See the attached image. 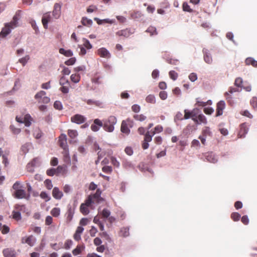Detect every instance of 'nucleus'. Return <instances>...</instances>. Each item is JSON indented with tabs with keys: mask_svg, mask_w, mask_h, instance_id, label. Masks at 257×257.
Returning a JSON list of instances; mask_svg holds the SVG:
<instances>
[{
	"mask_svg": "<svg viewBox=\"0 0 257 257\" xmlns=\"http://www.w3.org/2000/svg\"><path fill=\"white\" fill-rule=\"evenodd\" d=\"M16 120L18 122L24 123L26 126H29L31 124L33 118L29 114H27L24 118L17 116Z\"/></svg>",
	"mask_w": 257,
	"mask_h": 257,
	"instance_id": "obj_6",
	"label": "nucleus"
},
{
	"mask_svg": "<svg viewBox=\"0 0 257 257\" xmlns=\"http://www.w3.org/2000/svg\"><path fill=\"white\" fill-rule=\"evenodd\" d=\"M45 91L41 90L38 92L35 96V98L38 100H40L46 95Z\"/></svg>",
	"mask_w": 257,
	"mask_h": 257,
	"instance_id": "obj_39",
	"label": "nucleus"
},
{
	"mask_svg": "<svg viewBox=\"0 0 257 257\" xmlns=\"http://www.w3.org/2000/svg\"><path fill=\"white\" fill-rule=\"evenodd\" d=\"M204 60L208 64H211L212 62V59L210 53L207 50H203Z\"/></svg>",
	"mask_w": 257,
	"mask_h": 257,
	"instance_id": "obj_25",
	"label": "nucleus"
},
{
	"mask_svg": "<svg viewBox=\"0 0 257 257\" xmlns=\"http://www.w3.org/2000/svg\"><path fill=\"white\" fill-rule=\"evenodd\" d=\"M34 136L36 139L40 138L42 137L41 131L39 129L36 130L34 133Z\"/></svg>",
	"mask_w": 257,
	"mask_h": 257,
	"instance_id": "obj_64",
	"label": "nucleus"
},
{
	"mask_svg": "<svg viewBox=\"0 0 257 257\" xmlns=\"http://www.w3.org/2000/svg\"><path fill=\"white\" fill-rule=\"evenodd\" d=\"M13 196L17 199H23L26 198L27 194L25 190L22 188L17 191H14Z\"/></svg>",
	"mask_w": 257,
	"mask_h": 257,
	"instance_id": "obj_16",
	"label": "nucleus"
},
{
	"mask_svg": "<svg viewBox=\"0 0 257 257\" xmlns=\"http://www.w3.org/2000/svg\"><path fill=\"white\" fill-rule=\"evenodd\" d=\"M30 57L28 55L24 57H23L19 59V61L21 63L23 66H25V64L27 63L28 61L29 60Z\"/></svg>",
	"mask_w": 257,
	"mask_h": 257,
	"instance_id": "obj_58",
	"label": "nucleus"
},
{
	"mask_svg": "<svg viewBox=\"0 0 257 257\" xmlns=\"http://www.w3.org/2000/svg\"><path fill=\"white\" fill-rule=\"evenodd\" d=\"M62 169V167L60 166H58L57 169L51 168L47 170L46 174L49 176H53L55 174L58 173L59 171Z\"/></svg>",
	"mask_w": 257,
	"mask_h": 257,
	"instance_id": "obj_21",
	"label": "nucleus"
},
{
	"mask_svg": "<svg viewBox=\"0 0 257 257\" xmlns=\"http://www.w3.org/2000/svg\"><path fill=\"white\" fill-rule=\"evenodd\" d=\"M237 91V90L236 88L230 87L228 90V92H226L224 94L226 99L228 100V101L229 103H230V101L231 100V97L230 94H232V93L235 92Z\"/></svg>",
	"mask_w": 257,
	"mask_h": 257,
	"instance_id": "obj_26",
	"label": "nucleus"
},
{
	"mask_svg": "<svg viewBox=\"0 0 257 257\" xmlns=\"http://www.w3.org/2000/svg\"><path fill=\"white\" fill-rule=\"evenodd\" d=\"M146 100L148 103H155L156 102L155 97L153 94H150L147 96Z\"/></svg>",
	"mask_w": 257,
	"mask_h": 257,
	"instance_id": "obj_42",
	"label": "nucleus"
},
{
	"mask_svg": "<svg viewBox=\"0 0 257 257\" xmlns=\"http://www.w3.org/2000/svg\"><path fill=\"white\" fill-rule=\"evenodd\" d=\"M234 84L235 86L239 87H242V79L240 77H238L235 79Z\"/></svg>",
	"mask_w": 257,
	"mask_h": 257,
	"instance_id": "obj_53",
	"label": "nucleus"
},
{
	"mask_svg": "<svg viewBox=\"0 0 257 257\" xmlns=\"http://www.w3.org/2000/svg\"><path fill=\"white\" fill-rule=\"evenodd\" d=\"M102 121L98 118H96L93 120V123L91 125V130L93 132H97L99 130L100 127H103Z\"/></svg>",
	"mask_w": 257,
	"mask_h": 257,
	"instance_id": "obj_11",
	"label": "nucleus"
},
{
	"mask_svg": "<svg viewBox=\"0 0 257 257\" xmlns=\"http://www.w3.org/2000/svg\"><path fill=\"white\" fill-rule=\"evenodd\" d=\"M133 117L136 120H139L140 121H144L147 118V117L146 116H145L144 115H143L142 114H135Z\"/></svg>",
	"mask_w": 257,
	"mask_h": 257,
	"instance_id": "obj_43",
	"label": "nucleus"
},
{
	"mask_svg": "<svg viewBox=\"0 0 257 257\" xmlns=\"http://www.w3.org/2000/svg\"><path fill=\"white\" fill-rule=\"evenodd\" d=\"M59 52L60 54L66 57H71L73 56V52L70 50H66L63 48H60Z\"/></svg>",
	"mask_w": 257,
	"mask_h": 257,
	"instance_id": "obj_32",
	"label": "nucleus"
},
{
	"mask_svg": "<svg viewBox=\"0 0 257 257\" xmlns=\"http://www.w3.org/2000/svg\"><path fill=\"white\" fill-rule=\"evenodd\" d=\"M119 236L121 237H127L129 235V228L128 227H122L118 232Z\"/></svg>",
	"mask_w": 257,
	"mask_h": 257,
	"instance_id": "obj_28",
	"label": "nucleus"
},
{
	"mask_svg": "<svg viewBox=\"0 0 257 257\" xmlns=\"http://www.w3.org/2000/svg\"><path fill=\"white\" fill-rule=\"evenodd\" d=\"M134 33L130 29H125L119 30L116 33V35L118 36H122L124 38H128L130 36Z\"/></svg>",
	"mask_w": 257,
	"mask_h": 257,
	"instance_id": "obj_15",
	"label": "nucleus"
},
{
	"mask_svg": "<svg viewBox=\"0 0 257 257\" xmlns=\"http://www.w3.org/2000/svg\"><path fill=\"white\" fill-rule=\"evenodd\" d=\"M40 197L41 198L45 199V201H48L51 199V197L48 195V194L44 191H42L40 195Z\"/></svg>",
	"mask_w": 257,
	"mask_h": 257,
	"instance_id": "obj_47",
	"label": "nucleus"
},
{
	"mask_svg": "<svg viewBox=\"0 0 257 257\" xmlns=\"http://www.w3.org/2000/svg\"><path fill=\"white\" fill-rule=\"evenodd\" d=\"M86 103L89 105H94L98 107H101L102 103L99 100H95L93 99L85 100Z\"/></svg>",
	"mask_w": 257,
	"mask_h": 257,
	"instance_id": "obj_24",
	"label": "nucleus"
},
{
	"mask_svg": "<svg viewBox=\"0 0 257 257\" xmlns=\"http://www.w3.org/2000/svg\"><path fill=\"white\" fill-rule=\"evenodd\" d=\"M36 242V238L32 235H29L27 237H23L22 238V243H27L31 246H33Z\"/></svg>",
	"mask_w": 257,
	"mask_h": 257,
	"instance_id": "obj_14",
	"label": "nucleus"
},
{
	"mask_svg": "<svg viewBox=\"0 0 257 257\" xmlns=\"http://www.w3.org/2000/svg\"><path fill=\"white\" fill-rule=\"evenodd\" d=\"M92 203V196L89 195L84 203L81 204L80 206V212L84 215H87L89 213V207Z\"/></svg>",
	"mask_w": 257,
	"mask_h": 257,
	"instance_id": "obj_3",
	"label": "nucleus"
},
{
	"mask_svg": "<svg viewBox=\"0 0 257 257\" xmlns=\"http://www.w3.org/2000/svg\"><path fill=\"white\" fill-rule=\"evenodd\" d=\"M81 23L84 26H89L91 25L92 22L91 20L83 18L81 21Z\"/></svg>",
	"mask_w": 257,
	"mask_h": 257,
	"instance_id": "obj_54",
	"label": "nucleus"
},
{
	"mask_svg": "<svg viewBox=\"0 0 257 257\" xmlns=\"http://www.w3.org/2000/svg\"><path fill=\"white\" fill-rule=\"evenodd\" d=\"M38 158H35L33 160V161L28 164L27 165V170L28 172H33L34 170V167L36 165V164L38 162Z\"/></svg>",
	"mask_w": 257,
	"mask_h": 257,
	"instance_id": "obj_22",
	"label": "nucleus"
},
{
	"mask_svg": "<svg viewBox=\"0 0 257 257\" xmlns=\"http://www.w3.org/2000/svg\"><path fill=\"white\" fill-rule=\"evenodd\" d=\"M246 65H252L254 67H257V61L252 57H248L245 60Z\"/></svg>",
	"mask_w": 257,
	"mask_h": 257,
	"instance_id": "obj_27",
	"label": "nucleus"
},
{
	"mask_svg": "<svg viewBox=\"0 0 257 257\" xmlns=\"http://www.w3.org/2000/svg\"><path fill=\"white\" fill-rule=\"evenodd\" d=\"M76 62V59L75 57H72L65 62V64L66 65H72Z\"/></svg>",
	"mask_w": 257,
	"mask_h": 257,
	"instance_id": "obj_61",
	"label": "nucleus"
},
{
	"mask_svg": "<svg viewBox=\"0 0 257 257\" xmlns=\"http://www.w3.org/2000/svg\"><path fill=\"white\" fill-rule=\"evenodd\" d=\"M98 55L101 57L105 58H109L111 55L109 51L105 48H101L97 50Z\"/></svg>",
	"mask_w": 257,
	"mask_h": 257,
	"instance_id": "obj_17",
	"label": "nucleus"
},
{
	"mask_svg": "<svg viewBox=\"0 0 257 257\" xmlns=\"http://www.w3.org/2000/svg\"><path fill=\"white\" fill-rule=\"evenodd\" d=\"M14 191H17V190H19L23 188V186H22L20 182L17 181L16 182L12 187Z\"/></svg>",
	"mask_w": 257,
	"mask_h": 257,
	"instance_id": "obj_40",
	"label": "nucleus"
},
{
	"mask_svg": "<svg viewBox=\"0 0 257 257\" xmlns=\"http://www.w3.org/2000/svg\"><path fill=\"white\" fill-rule=\"evenodd\" d=\"M208 104H211V101L210 100H209L206 102H204L200 100L199 98H197L196 99L195 105H197L198 106H205Z\"/></svg>",
	"mask_w": 257,
	"mask_h": 257,
	"instance_id": "obj_29",
	"label": "nucleus"
},
{
	"mask_svg": "<svg viewBox=\"0 0 257 257\" xmlns=\"http://www.w3.org/2000/svg\"><path fill=\"white\" fill-rule=\"evenodd\" d=\"M86 120L85 117L79 114H75L71 117V121L77 124H81L84 122Z\"/></svg>",
	"mask_w": 257,
	"mask_h": 257,
	"instance_id": "obj_9",
	"label": "nucleus"
},
{
	"mask_svg": "<svg viewBox=\"0 0 257 257\" xmlns=\"http://www.w3.org/2000/svg\"><path fill=\"white\" fill-rule=\"evenodd\" d=\"M206 159L208 161L213 163H215V162H217V160L216 157L213 155L212 154L208 155L206 156Z\"/></svg>",
	"mask_w": 257,
	"mask_h": 257,
	"instance_id": "obj_45",
	"label": "nucleus"
},
{
	"mask_svg": "<svg viewBox=\"0 0 257 257\" xmlns=\"http://www.w3.org/2000/svg\"><path fill=\"white\" fill-rule=\"evenodd\" d=\"M70 79L74 83H78L80 80V76L79 74H73L71 75Z\"/></svg>",
	"mask_w": 257,
	"mask_h": 257,
	"instance_id": "obj_35",
	"label": "nucleus"
},
{
	"mask_svg": "<svg viewBox=\"0 0 257 257\" xmlns=\"http://www.w3.org/2000/svg\"><path fill=\"white\" fill-rule=\"evenodd\" d=\"M50 213L53 217H57L60 214V209L59 208L55 207L51 210Z\"/></svg>",
	"mask_w": 257,
	"mask_h": 257,
	"instance_id": "obj_33",
	"label": "nucleus"
},
{
	"mask_svg": "<svg viewBox=\"0 0 257 257\" xmlns=\"http://www.w3.org/2000/svg\"><path fill=\"white\" fill-rule=\"evenodd\" d=\"M52 196L55 199L60 200L62 198L63 194L58 187H55L52 190Z\"/></svg>",
	"mask_w": 257,
	"mask_h": 257,
	"instance_id": "obj_18",
	"label": "nucleus"
},
{
	"mask_svg": "<svg viewBox=\"0 0 257 257\" xmlns=\"http://www.w3.org/2000/svg\"><path fill=\"white\" fill-rule=\"evenodd\" d=\"M83 245H78L76 247L72 250V253L74 255H77L81 253L84 249Z\"/></svg>",
	"mask_w": 257,
	"mask_h": 257,
	"instance_id": "obj_30",
	"label": "nucleus"
},
{
	"mask_svg": "<svg viewBox=\"0 0 257 257\" xmlns=\"http://www.w3.org/2000/svg\"><path fill=\"white\" fill-rule=\"evenodd\" d=\"M250 104L254 109L257 108V97H252L250 100Z\"/></svg>",
	"mask_w": 257,
	"mask_h": 257,
	"instance_id": "obj_57",
	"label": "nucleus"
},
{
	"mask_svg": "<svg viewBox=\"0 0 257 257\" xmlns=\"http://www.w3.org/2000/svg\"><path fill=\"white\" fill-rule=\"evenodd\" d=\"M197 121H194L195 123L200 124V123H207V119L206 117L203 114H198L197 116Z\"/></svg>",
	"mask_w": 257,
	"mask_h": 257,
	"instance_id": "obj_23",
	"label": "nucleus"
},
{
	"mask_svg": "<svg viewBox=\"0 0 257 257\" xmlns=\"http://www.w3.org/2000/svg\"><path fill=\"white\" fill-rule=\"evenodd\" d=\"M3 253L4 257H16L17 252L12 248H7L3 250Z\"/></svg>",
	"mask_w": 257,
	"mask_h": 257,
	"instance_id": "obj_13",
	"label": "nucleus"
},
{
	"mask_svg": "<svg viewBox=\"0 0 257 257\" xmlns=\"http://www.w3.org/2000/svg\"><path fill=\"white\" fill-rule=\"evenodd\" d=\"M20 17V12H17L13 18V20L5 24V27L2 29L0 33V37L4 38L7 37L11 32L12 29L18 26V21Z\"/></svg>",
	"mask_w": 257,
	"mask_h": 257,
	"instance_id": "obj_1",
	"label": "nucleus"
},
{
	"mask_svg": "<svg viewBox=\"0 0 257 257\" xmlns=\"http://www.w3.org/2000/svg\"><path fill=\"white\" fill-rule=\"evenodd\" d=\"M44 184L46 188L48 190H51L53 188L52 181L50 179H46L44 181Z\"/></svg>",
	"mask_w": 257,
	"mask_h": 257,
	"instance_id": "obj_48",
	"label": "nucleus"
},
{
	"mask_svg": "<svg viewBox=\"0 0 257 257\" xmlns=\"http://www.w3.org/2000/svg\"><path fill=\"white\" fill-rule=\"evenodd\" d=\"M70 86V83L66 84V85H62V87H60V90L63 93H65V94L68 93L69 92Z\"/></svg>",
	"mask_w": 257,
	"mask_h": 257,
	"instance_id": "obj_38",
	"label": "nucleus"
},
{
	"mask_svg": "<svg viewBox=\"0 0 257 257\" xmlns=\"http://www.w3.org/2000/svg\"><path fill=\"white\" fill-rule=\"evenodd\" d=\"M231 218L234 221H237L240 218V215L237 212H233L231 214Z\"/></svg>",
	"mask_w": 257,
	"mask_h": 257,
	"instance_id": "obj_44",
	"label": "nucleus"
},
{
	"mask_svg": "<svg viewBox=\"0 0 257 257\" xmlns=\"http://www.w3.org/2000/svg\"><path fill=\"white\" fill-rule=\"evenodd\" d=\"M211 135L212 133L209 127H205L202 131V136H203V137H207V136H211Z\"/></svg>",
	"mask_w": 257,
	"mask_h": 257,
	"instance_id": "obj_41",
	"label": "nucleus"
},
{
	"mask_svg": "<svg viewBox=\"0 0 257 257\" xmlns=\"http://www.w3.org/2000/svg\"><path fill=\"white\" fill-rule=\"evenodd\" d=\"M61 15V5L59 3H55L54 5L52 11L53 17L55 19H58Z\"/></svg>",
	"mask_w": 257,
	"mask_h": 257,
	"instance_id": "obj_7",
	"label": "nucleus"
},
{
	"mask_svg": "<svg viewBox=\"0 0 257 257\" xmlns=\"http://www.w3.org/2000/svg\"><path fill=\"white\" fill-rule=\"evenodd\" d=\"M103 128L107 132L111 133L114 130V125L117 122V118L113 115L109 116L102 121Z\"/></svg>",
	"mask_w": 257,
	"mask_h": 257,
	"instance_id": "obj_2",
	"label": "nucleus"
},
{
	"mask_svg": "<svg viewBox=\"0 0 257 257\" xmlns=\"http://www.w3.org/2000/svg\"><path fill=\"white\" fill-rule=\"evenodd\" d=\"M59 83L61 85H63L69 84L70 82L65 77L62 76L60 79Z\"/></svg>",
	"mask_w": 257,
	"mask_h": 257,
	"instance_id": "obj_62",
	"label": "nucleus"
},
{
	"mask_svg": "<svg viewBox=\"0 0 257 257\" xmlns=\"http://www.w3.org/2000/svg\"><path fill=\"white\" fill-rule=\"evenodd\" d=\"M54 107L55 109L58 110H62L63 108V105L62 103L60 101H56L54 103Z\"/></svg>",
	"mask_w": 257,
	"mask_h": 257,
	"instance_id": "obj_52",
	"label": "nucleus"
},
{
	"mask_svg": "<svg viewBox=\"0 0 257 257\" xmlns=\"http://www.w3.org/2000/svg\"><path fill=\"white\" fill-rule=\"evenodd\" d=\"M152 140V136H151L149 132H147L145 135L144 137V141L147 142H150Z\"/></svg>",
	"mask_w": 257,
	"mask_h": 257,
	"instance_id": "obj_60",
	"label": "nucleus"
},
{
	"mask_svg": "<svg viewBox=\"0 0 257 257\" xmlns=\"http://www.w3.org/2000/svg\"><path fill=\"white\" fill-rule=\"evenodd\" d=\"M182 9L184 11L188 12L189 13H191L193 12L192 9H191L190 6L186 2H184L183 4Z\"/></svg>",
	"mask_w": 257,
	"mask_h": 257,
	"instance_id": "obj_46",
	"label": "nucleus"
},
{
	"mask_svg": "<svg viewBox=\"0 0 257 257\" xmlns=\"http://www.w3.org/2000/svg\"><path fill=\"white\" fill-rule=\"evenodd\" d=\"M146 32L149 33L151 36L156 35L158 34L156 28L152 26L149 27L146 30Z\"/></svg>",
	"mask_w": 257,
	"mask_h": 257,
	"instance_id": "obj_37",
	"label": "nucleus"
},
{
	"mask_svg": "<svg viewBox=\"0 0 257 257\" xmlns=\"http://www.w3.org/2000/svg\"><path fill=\"white\" fill-rule=\"evenodd\" d=\"M73 242L70 239H67L64 243V248L66 249H69L70 248L71 245H72Z\"/></svg>",
	"mask_w": 257,
	"mask_h": 257,
	"instance_id": "obj_50",
	"label": "nucleus"
},
{
	"mask_svg": "<svg viewBox=\"0 0 257 257\" xmlns=\"http://www.w3.org/2000/svg\"><path fill=\"white\" fill-rule=\"evenodd\" d=\"M68 135L71 139H74L78 136V133L76 130H68Z\"/></svg>",
	"mask_w": 257,
	"mask_h": 257,
	"instance_id": "obj_36",
	"label": "nucleus"
},
{
	"mask_svg": "<svg viewBox=\"0 0 257 257\" xmlns=\"http://www.w3.org/2000/svg\"><path fill=\"white\" fill-rule=\"evenodd\" d=\"M102 170L103 172L110 174L112 171V167L108 166H105L102 168Z\"/></svg>",
	"mask_w": 257,
	"mask_h": 257,
	"instance_id": "obj_59",
	"label": "nucleus"
},
{
	"mask_svg": "<svg viewBox=\"0 0 257 257\" xmlns=\"http://www.w3.org/2000/svg\"><path fill=\"white\" fill-rule=\"evenodd\" d=\"M59 143L60 147L64 150V156L67 157L69 156L68 145L67 144V138L65 134H61L59 137Z\"/></svg>",
	"mask_w": 257,
	"mask_h": 257,
	"instance_id": "obj_4",
	"label": "nucleus"
},
{
	"mask_svg": "<svg viewBox=\"0 0 257 257\" xmlns=\"http://www.w3.org/2000/svg\"><path fill=\"white\" fill-rule=\"evenodd\" d=\"M169 76L173 80H175L178 78V75L175 71L172 70L169 72Z\"/></svg>",
	"mask_w": 257,
	"mask_h": 257,
	"instance_id": "obj_55",
	"label": "nucleus"
},
{
	"mask_svg": "<svg viewBox=\"0 0 257 257\" xmlns=\"http://www.w3.org/2000/svg\"><path fill=\"white\" fill-rule=\"evenodd\" d=\"M134 121L130 118H127L122 121L121 124L120 130L123 133L128 134L130 133L129 127H132L133 126Z\"/></svg>",
	"mask_w": 257,
	"mask_h": 257,
	"instance_id": "obj_5",
	"label": "nucleus"
},
{
	"mask_svg": "<svg viewBox=\"0 0 257 257\" xmlns=\"http://www.w3.org/2000/svg\"><path fill=\"white\" fill-rule=\"evenodd\" d=\"M199 112V109L197 108H194L192 111H190L191 114V119L193 120V121H197V116Z\"/></svg>",
	"mask_w": 257,
	"mask_h": 257,
	"instance_id": "obj_31",
	"label": "nucleus"
},
{
	"mask_svg": "<svg viewBox=\"0 0 257 257\" xmlns=\"http://www.w3.org/2000/svg\"><path fill=\"white\" fill-rule=\"evenodd\" d=\"M67 214V222H70L71 221V220L72 219V218L73 216V214H74V211L72 210V209L71 208V207H70L68 209Z\"/></svg>",
	"mask_w": 257,
	"mask_h": 257,
	"instance_id": "obj_34",
	"label": "nucleus"
},
{
	"mask_svg": "<svg viewBox=\"0 0 257 257\" xmlns=\"http://www.w3.org/2000/svg\"><path fill=\"white\" fill-rule=\"evenodd\" d=\"M84 231V228L82 226H78L73 235V238L76 241H79L81 237V235Z\"/></svg>",
	"mask_w": 257,
	"mask_h": 257,
	"instance_id": "obj_19",
	"label": "nucleus"
},
{
	"mask_svg": "<svg viewBox=\"0 0 257 257\" xmlns=\"http://www.w3.org/2000/svg\"><path fill=\"white\" fill-rule=\"evenodd\" d=\"M225 107V103L223 100H221L217 103L216 116H220L223 114V110Z\"/></svg>",
	"mask_w": 257,
	"mask_h": 257,
	"instance_id": "obj_12",
	"label": "nucleus"
},
{
	"mask_svg": "<svg viewBox=\"0 0 257 257\" xmlns=\"http://www.w3.org/2000/svg\"><path fill=\"white\" fill-rule=\"evenodd\" d=\"M52 19L50 12L44 14L42 18V23L45 29L48 28V24L51 21Z\"/></svg>",
	"mask_w": 257,
	"mask_h": 257,
	"instance_id": "obj_10",
	"label": "nucleus"
},
{
	"mask_svg": "<svg viewBox=\"0 0 257 257\" xmlns=\"http://www.w3.org/2000/svg\"><path fill=\"white\" fill-rule=\"evenodd\" d=\"M110 214V212L109 210L107 209H104L102 211L101 215L103 218H108Z\"/></svg>",
	"mask_w": 257,
	"mask_h": 257,
	"instance_id": "obj_51",
	"label": "nucleus"
},
{
	"mask_svg": "<svg viewBox=\"0 0 257 257\" xmlns=\"http://www.w3.org/2000/svg\"><path fill=\"white\" fill-rule=\"evenodd\" d=\"M248 131V125L246 122L241 123L239 126V131L238 136L240 138L244 137Z\"/></svg>",
	"mask_w": 257,
	"mask_h": 257,
	"instance_id": "obj_8",
	"label": "nucleus"
},
{
	"mask_svg": "<svg viewBox=\"0 0 257 257\" xmlns=\"http://www.w3.org/2000/svg\"><path fill=\"white\" fill-rule=\"evenodd\" d=\"M101 192L99 189H97L95 193L93 195H90L92 196V200L93 203L94 202H99L100 201L102 200V198L101 197Z\"/></svg>",
	"mask_w": 257,
	"mask_h": 257,
	"instance_id": "obj_20",
	"label": "nucleus"
},
{
	"mask_svg": "<svg viewBox=\"0 0 257 257\" xmlns=\"http://www.w3.org/2000/svg\"><path fill=\"white\" fill-rule=\"evenodd\" d=\"M10 129L13 132V134L15 135L19 134L21 132V129L19 128H16L13 125L10 126Z\"/></svg>",
	"mask_w": 257,
	"mask_h": 257,
	"instance_id": "obj_63",
	"label": "nucleus"
},
{
	"mask_svg": "<svg viewBox=\"0 0 257 257\" xmlns=\"http://www.w3.org/2000/svg\"><path fill=\"white\" fill-rule=\"evenodd\" d=\"M143 16L142 13L139 11L134 12L131 14V17L133 19H139Z\"/></svg>",
	"mask_w": 257,
	"mask_h": 257,
	"instance_id": "obj_49",
	"label": "nucleus"
},
{
	"mask_svg": "<svg viewBox=\"0 0 257 257\" xmlns=\"http://www.w3.org/2000/svg\"><path fill=\"white\" fill-rule=\"evenodd\" d=\"M13 217L17 220H19L21 219V213L19 211H13Z\"/></svg>",
	"mask_w": 257,
	"mask_h": 257,
	"instance_id": "obj_56",
	"label": "nucleus"
}]
</instances>
